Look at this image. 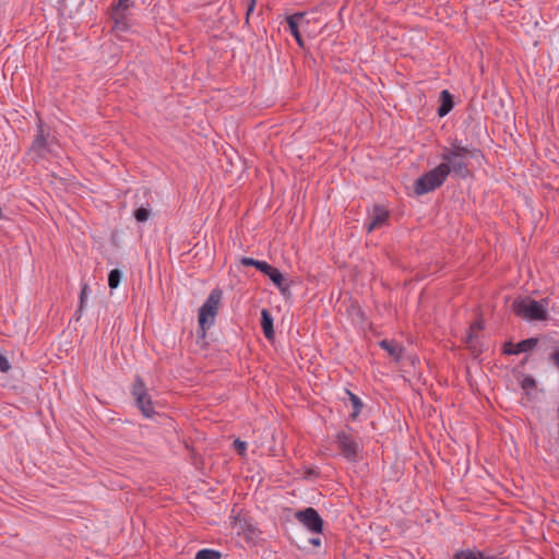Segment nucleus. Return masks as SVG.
I'll use <instances>...</instances> for the list:
<instances>
[{
	"mask_svg": "<svg viewBox=\"0 0 559 559\" xmlns=\"http://www.w3.org/2000/svg\"><path fill=\"white\" fill-rule=\"evenodd\" d=\"M10 388H12L14 390L17 389V386L15 384L10 385Z\"/></svg>",
	"mask_w": 559,
	"mask_h": 559,
	"instance_id": "nucleus-35",
	"label": "nucleus"
},
{
	"mask_svg": "<svg viewBox=\"0 0 559 559\" xmlns=\"http://www.w3.org/2000/svg\"><path fill=\"white\" fill-rule=\"evenodd\" d=\"M222 300V290L213 289L203 306L199 310V336L205 337L206 330L210 329L214 322L219 310Z\"/></svg>",
	"mask_w": 559,
	"mask_h": 559,
	"instance_id": "nucleus-3",
	"label": "nucleus"
},
{
	"mask_svg": "<svg viewBox=\"0 0 559 559\" xmlns=\"http://www.w3.org/2000/svg\"><path fill=\"white\" fill-rule=\"evenodd\" d=\"M515 345L512 342H507L503 344V354H506L507 349H514Z\"/></svg>",
	"mask_w": 559,
	"mask_h": 559,
	"instance_id": "nucleus-32",
	"label": "nucleus"
},
{
	"mask_svg": "<svg viewBox=\"0 0 559 559\" xmlns=\"http://www.w3.org/2000/svg\"><path fill=\"white\" fill-rule=\"evenodd\" d=\"M346 392L348 393L349 400L354 407V412L352 413L350 417L353 419H356L362 409V402L360 401V399L357 395H355L350 391L347 390Z\"/></svg>",
	"mask_w": 559,
	"mask_h": 559,
	"instance_id": "nucleus-18",
	"label": "nucleus"
},
{
	"mask_svg": "<svg viewBox=\"0 0 559 559\" xmlns=\"http://www.w3.org/2000/svg\"><path fill=\"white\" fill-rule=\"evenodd\" d=\"M549 360L559 369V346L549 355Z\"/></svg>",
	"mask_w": 559,
	"mask_h": 559,
	"instance_id": "nucleus-28",
	"label": "nucleus"
},
{
	"mask_svg": "<svg viewBox=\"0 0 559 559\" xmlns=\"http://www.w3.org/2000/svg\"><path fill=\"white\" fill-rule=\"evenodd\" d=\"M307 26H308V25H306V26H305L304 32H307V34H310V31H307Z\"/></svg>",
	"mask_w": 559,
	"mask_h": 559,
	"instance_id": "nucleus-34",
	"label": "nucleus"
},
{
	"mask_svg": "<svg viewBox=\"0 0 559 559\" xmlns=\"http://www.w3.org/2000/svg\"><path fill=\"white\" fill-rule=\"evenodd\" d=\"M261 326L264 336L272 341L274 338L273 318L267 309L261 311Z\"/></svg>",
	"mask_w": 559,
	"mask_h": 559,
	"instance_id": "nucleus-14",
	"label": "nucleus"
},
{
	"mask_svg": "<svg viewBox=\"0 0 559 559\" xmlns=\"http://www.w3.org/2000/svg\"><path fill=\"white\" fill-rule=\"evenodd\" d=\"M483 329H484V322H483V320L478 319L469 325L468 333H472L473 335H475L476 332H479Z\"/></svg>",
	"mask_w": 559,
	"mask_h": 559,
	"instance_id": "nucleus-23",
	"label": "nucleus"
},
{
	"mask_svg": "<svg viewBox=\"0 0 559 559\" xmlns=\"http://www.w3.org/2000/svg\"><path fill=\"white\" fill-rule=\"evenodd\" d=\"M132 394L135 399L136 406L141 409L144 416L151 417L154 414V407L151 396L146 392L145 384L140 377L135 378L132 386Z\"/></svg>",
	"mask_w": 559,
	"mask_h": 559,
	"instance_id": "nucleus-5",
	"label": "nucleus"
},
{
	"mask_svg": "<svg viewBox=\"0 0 559 559\" xmlns=\"http://www.w3.org/2000/svg\"><path fill=\"white\" fill-rule=\"evenodd\" d=\"M221 552L214 549H202L197 552L194 559H219Z\"/></svg>",
	"mask_w": 559,
	"mask_h": 559,
	"instance_id": "nucleus-20",
	"label": "nucleus"
},
{
	"mask_svg": "<svg viewBox=\"0 0 559 559\" xmlns=\"http://www.w3.org/2000/svg\"><path fill=\"white\" fill-rule=\"evenodd\" d=\"M150 215H151V211L143 206L135 210V212H134V217L139 223L146 222L148 219Z\"/></svg>",
	"mask_w": 559,
	"mask_h": 559,
	"instance_id": "nucleus-21",
	"label": "nucleus"
},
{
	"mask_svg": "<svg viewBox=\"0 0 559 559\" xmlns=\"http://www.w3.org/2000/svg\"><path fill=\"white\" fill-rule=\"evenodd\" d=\"M47 136L48 134L44 131L41 120H39L37 134L35 135L31 146V153L38 158L45 157L49 152Z\"/></svg>",
	"mask_w": 559,
	"mask_h": 559,
	"instance_id": "nucleus-9",
	"label": "nucleus"
},
{
	"mask_svg": "<svg viewBox=\"0 0 559 559\" xmlns=\"http://www.w3.org/2000/svg\"><path fill=\"white\" fill-rule=\"evenodd\" d=\"M539 340L537 337H530L523 341H520L514 349H507L506 355H518L521 353H527L535 348L538 344Z\"/></svg>",
	"mask_w": 559,
	"mask_h": 559,
	"instance_id": "nucleus-13",
	"label": "nucleus"
},
{
	"mask_svg": "<svg viewBox=\"0 0 559 559\" xmlns=\"http://www.w3.org/2000/svg\"><path fill=\"white\" fill-rule=\"evenodd\" d=\"M273 269H274V266H272L271 264H269L265 261H261L259 266H258V270L260 272H262L263 274H265L266 276L270 275V273L273 271Z\"/></svg>",
	"mask_w": 559,
	"mask_h": 559,
	"instance_id": "nucleus-26",
	"label": "nucleus"
},
{
	"mask_svg": "<svg viewBox=\"0 0 559 559\" xmlns=\"http://www.w3.org/2000/svg\"><path fill=\"white\" fill-rule=\"evenodd\" d=\"M260 262H261L260 260H255L253 258H248V257H243L240 260V263L242 265H245V266H254L255 269H258Z\"/></svg>",
	"mask_w": 559,
	"mask_h": 559,
	"instance_id": "nucleus-25",
	"label": "nucleus"
},
{
	"mask_svg": "<svg viewBox=\"0 0 559 559\" xmlns=\"http://www.w3.org/2000/svg\"><path fill=\"white\" fill-rule=\"evenodd\" d=\"M450 174L449 165L439 164L436 168L420 176L414 185L417 195H423L439 188Z\"/></svg>",
	"mask_w": 559,
	"mask_h": 559,
	"instance_id": "nucleus-4",
	"label": "nucleus"
},
{
	"mask_svg": "<svg viewBox=\"0 0 559 559\" xmlns=\"http://www.w3.org/2000/svg\"><path fill=\"white\" fill-rule=\"evenodd\" d=\"M310 544H312L313 546H320L321 544V540L320 538H310Z\"/></svg>",
	"mask_w": 559,
	"mask_h": 559,
	"instance_id": "nucleus-33",
	"label": "nucleus"
},
{
	"mask_svg": "<svg viewBox=\"0 0 559 559\" xmlns=\"http://www.w3.org/2000/svg\"><path fill=\"white\" fill-rule=\"evenodd\" d=\"M11 366L8 361V359L2 356V372H8L10 370Z\"/></svg>",
	"mask_w": 559,
	"mask_h": 559,
	"instance_id": "nucleus-31",
	"label": "nucleus"
},
{
	"mask_svg": "<svg viewBox=\"0 0 559 559\" xmlns=\"http://www.w3.org/2000/svg\"><path fill=\"white\" fill-rule=\"evenodd\" d=\"M335 442L337 444V449L345 459L352 462L356 461L360 447L353 435L340 431L336 435Z\"/></svg>",
	"mask_w": 559,
	"mask_h": 559,
	"instance_id": "nucleus-6",
	"label": "nucleus"
},
{
	"mask_svg": "<svg viewBox=\"0 0 559 559\" xmlns=\"http://www.w3.org/2000/svg\"><path fill=\"white\" fill-rule=\"evenodd\" d=\"M474 156V152L467 147L453 143L451 147H444L441 154L442 163L449 165L450 173H453L460 178H467L471 176L468 168V160Z\"/></svg>",
	"mask_w": 559,
	"mask_h": 559,
	"instance_id": "nucleus-1",
	"label": "nucleus"
},
{
	"mask_svg": "<svg viewBox=\"0 0 559 559\" xmlns=\"http://www.w3.org/2000/svg\"><path fill=\"white\" fill-rule=\"evenodd\" d=\"M380 347L388 352V354L395 360L400 361L403 356V346L393 340H382L379 343Z\"/></svg>",
	"mask_w": 559,
	"mask_h": 559,
	"instance_id": "nucleus-11",
	"label": "nucleus"
},
{
	"mask_svg": "<svg viewBox=\"0 0 559 559\" xmlns=\"http://www.w3.org/2000/svg\"><path fill=\"white\" fill-rule=\"evenodd\" d=\"M129 7V0H118L117 4L112 5V10L119 13L120 11H126Z\"/></svg>",
	"mask_w": 559,
	"mask_h": 559,
	"instance_id": "nucleus-24",
	"label": "nucleus"
},
{
	"mask_svg": "<svg viewBox=\"0 0 559 559\" xmlns=\"http://www.w3.org/2000/svg\"><path fill=\"white\" fill-rule=\"evenodd\" d=\"M440 102H441V104L438 108V115L440 117H444L452 110V108L454 106L453 97L448 90H443L440 93Z\"/></svg>",
	"mask_w": 559,
	"mask_h": 559,
	"instance_id": "nucleus-15",
	"label": "nucleus"
},
{
	"mask_svg": "<svg viewBox=\"0 0 559 559\" xmlns=\"http://www.w3.org/2000/svg\"><path fill=\"white\" fill-rule=\"evenodd\" d=\"M390 213L386 209L381 205H374L372 210V217L370 223L367 225V233L373 231L376 228H379L385 225L389 221Z\"/></svg>",
	"mask_w": 559,
	"mask_h": 559,
	"instance_id": "nucleus-10",
	"label": "nucleus"
},
{
	"mask_svg": "<svg viewBox=\"0 0 559 559\" xmlns=\"http://www.w3.org/2000/svg\"><path fill=\"white\" fill-rule=\"evenodd\" d=\"M465 344L475 356H478L483 352L478 341L476 340V335H473L472 333H467L465 337Z\"/></svg>",
	"mask_w": 559,
	"mask_h": 559,
	"instance_id": "nucleus-16",
	"label": "nucleus"
},
{
	"mask_svg": "<svg viewBox=\"0 0 559 559\" xmlns=\"http://www.w3.org/2000/svg\"><path fill=\"white\" fill-rule=\"evenodd\" d=\"M269 278L280 289L283 296L289 295L290 284L287 283L286 278L280 272L278 269L274 267L273 271L270 273Z\"/></svg>",
	"mask_w": 559,
	"mask_h": 559,
	"instance_id": "nucleus-12",
	"label": "nucleus"
},
{
	"mask_svg": "<svg viewBox=\"0 0 559 559\" xmlns=\"http://www.w3.org/2000/svg\"><path fill=\"white\" fill-rule=\"evenodd\" d=\"M296 519L313 533H322L323 520L318 511L311 507L296 513Z\"/></svg>",
	"mask_w": 559,
	"mask_h": 559,
	"instance_id": "nucleus-7",
	"label": "nucleus"
},
{
	"mask_svg": "<svg viewBox=\"0 0 559 559\" xmlns=\"http://www.w3.org/2000/svg\"><path fill=\"white\" fill-rule=\"evenodd\" d=\"M87 289H88L87 284H84L82 286L81 294H80V306H79L78 311H81L83 309V306H84V302L86 299V295H87Z\"/></svg>",
	"mask_w": 559,
	"mask_h": 559,
	"instance_id": "nucleus-27",
	"label": "nucleus"
},
{
	"mask_svg": "<svg viewBox=\"0 0 559 559\" xmlns=\"http://www.w3.org/2000/svg\"><path fill=\"white\" fill-rule=\"evenodd\" d=\"M257 4V0H249L247 5V13H246V23H249L250 14L253 12Z\"/></svg>",
	"mask_w": 559,
	"mask_h": 559,
	"instance_id": "nucleus-29",
	"label": "nucleus"
},
{
	"mask_svg": "<svg viewBox=\"0 0 559 559\" xmlns=\"http://www.w3.org/2000/svg\"><path fill=\"white\" fill-rule=\"evenodd\" d=\"M453 559H490L486 558L480 551L461 550L455 552Z\"/></svg>",
	"mask_w": 559,
	"mask_h": 559,
	"instance_id": "nucleus-17",
	"label": "nucleus"
},
{
	"mask_svg": "<svg viewBox=\"0 0 559 559\" xmlns=\"http://www.w3.org/2000/svg\"><path fill=\"white\" fill-rule=\"evenodd\" d=\"M121 277H122V273L120 270H118V269L111 270L108 274V286L111 289L117 288L120 284Z\"/></svg>",
	"mask_w": 559,
	"mask_h": 559,
	"instance_id": "nucleus-19",
	"label": "nucleus"
},
{
	"mask_svg": "<svg viewBox=\"0 0 559 559\" xmlns=\"http://www.w3.org/2000/svg\"><path fill=\"white\" fill-rule=\"evenodd\" d=\"M521 386L523 390H530V389H535L536 388V381L534 380L533 377L531 376H526L522 382H521Z\"/></svg>",
	"mask_w": 559,
	"mask_h": 559,
	"instance_id": "nucleus-22",
	"label": "nucleus"
},
{
	"mask_svg": "<svg viewBox=\"0 0 559 559\" xmlns=\"http://www.w3.org/2000/svg\"><path fill=\"white\" fill-rule=\"evenodd\" d=\"M235 447L242 453L246 450V442L240 441L239 439H236L234 441Z\"/></svg>",
	"mask_w": 559,
	"mask_h": 559,
	"instance_id": "nucleus-30",
	"label": "nucleus"
},
{
	"mask_svg": "<svg viewBox=\"0 0 559 559\" xmlns=\"http://www.w3.org/2000/svg\"><path fill=\"white\" fill-rule=\"evenodd\" d=\"M287 23L289 31L295 37L297 44L300 47H304L305 43L300 34V28L305 29V26L309 25L310 21L305 19V13H295L287 17Z\"/></svg>",
	"mask_w": 559,
	"mask_h": 559,
	"instance_id": "nucleus-8",
	"label": "nucleus"
},
{
	"mask_svg": "<svg viewBox=\"0 0 559 559\" xmlns=\"http://www.w3.org/2000/svg\"><path fill=\"white\" fill-rule=\"evenodd\" d=\"M548 298L537 301L531 297H525L513 301L512 311L516 317L527 321H546L548 319Z\"/></svg>",
	"mask_w": 559,
	"mask_h": 559,
	"instance_id": "nucleus-2",
	"label": "nucleus"
}]
</instances>
